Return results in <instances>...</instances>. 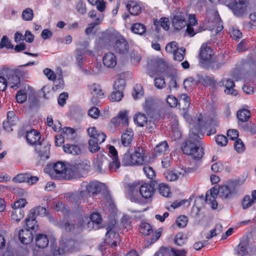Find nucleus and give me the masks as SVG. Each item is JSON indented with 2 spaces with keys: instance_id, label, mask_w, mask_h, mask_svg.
Listing matches in <instances>:
<instances>
[{
  "instance_id": "nucleus-1",
  "label": "nucleus",
  "mask_w": 256,
  "mask_h": 256,
  "mask_svg": "<svg viewBox=\"0 0 256 256\" xmlns=\"http://www.w3.org/2000/svg\"><path fill=\"white\" fill-rule=\"evenodd\" d=\"M197 121L196 126L190 125L189 138L182 147L183 152L196 161L200 160L204 154V148L200 144L202 138L199 134L200 130L205 127V124L201 115L198 118Z\"/></svg>"
},
{
  "instance_id": "nucleus-2",
  "label": "nucleus",
  "mask_w": 256,
  "mask_h": 256,
  "mask_svg": "<svg viewBox=\"0 0 256 256\" xmlns=\"http://www.w3.org/2000/svg\"><path fill=\"white\" fill-rule=\"evenodd\" d=\"M102 41L106 45L112 46L116 53L124 54L128 52L129 44L125 38L118 32H106L102 34Z\"/></svg>"
},
{
  "instance_id": "nucleus-3",
  "label": "nucleus",
  "mask_w": 256,
  "mask_h": 256,
  "mask_svg": "<svg viewBox=\"0 0 256 256\" xmlns=\"http://www.w3.org/2000/svg\"><path fill=\"white\" fill-rule=\"evenodd\" d=\"M144 150L142 148L138 147L134 153H130L128 149L124 154L122 158V164L125 166L142 165L144 162Z\"/></svg>"
},
{
  "instance_id": "nucleus-4",
  "label": "nucleus",
  "mask_w": 256,
  "mask_h": 256,
  "mask_svg": "<svg viewBox=\"0 0 256 256\" xmlns=\"http://www.w3.org/2000/svg\"><path fill=\"white\" fill-rule=\"evenodd\" d=\"M244 181L236 180L228 182L227 185L220 186V196L223 198L230 199L236 196L239 191V186Z\"/></svg>"
},
{
  "instance_id": "nucleus-5",
  "label": "nucleus",
  "mask_w": 256,
  "mask_h": 256,
  "mask_svg": "<svg viewBox=\"0 0 256 256\" xmlns=\"http://www.w3.org/2000/svg\"><path fill=\"white\" fill-rule=\"evenodd\" d=\"M72 173L70 168H66L63 162H58L54 165L53 169L50 170V174L52 178L68 180L72 178Z\"/></svg>"
},
{
  "instance_id": "nucleus-6",
  "label": "nucleus",
  "mask_w": 256,
  "mask_h": 256,
  "mask_svg": "<svg viewBox=\"0 0 256 256\" xmlns=\"http://www.w3.org/2000/svg\"><path fill=\"white\" fill-rule=\"evenodd\" d=\"M6 72L8 85L12 88H18L20 85V77L23 76L24 71L20 68L8 69Z\"/></svg>"
},
{
  "instance_id": "nucleus-7",
  "label": "nucleus",
  "mask_w": 256,
  "mask_h": 256,
  "mask_svg": "<svg viewBox=\"0 0 256 256\" xmlns=\"http://www.w3.org/2000/svg\"><path fill=\"white\" fill-rule=\"evenodd\" d=\"M213 51L206 44H203L200 49L199 64L202 68L208 67L212 59Z\"/></svg>"
},
{
  "instance_id": "nucleus-8",
  "label": "nucleus",
  "mask_w": 256,
  "mask_h": 256,
  "mask_svg": "<svg viewBox=\"0 0 256 256\" xmlns=\"http://www.w3.org/2000/svg\"><path fill=\"white\" fill-rule=\"evenodd\" d=\"M102 186V184L97 181L83 182L81 184L80 193L86 192L89 194H96L101 191Z\"/></svg>"
},
{
  "instance_id": "nucleus-9",
  "label": "nucleus",
  "mask_w": 256,
  "mask_h": 256,
  "mask_svg": "<svg viewBox=\"0 0 256 256\" xmlns=\"http://www.w3.org/2000/svg\"><path fill=\"white\" fill-rule=\"evenodd\" d=\"M187 25V15L184 12H177L172 18V26L175 30H180Z\"/></svg>"
},
{
  "instance_id": "nucleus-10",
  "label": "nucleus",
  "mask_w": 256,
  "mask_h": 256,
  "mask_svg": "<svg viewBox=\"0 0 256 256\" xmlns=\"http://www.w3.org/2000/svg\"><path fill=\"white\" fill-rule=\"evenodd\" d=\"M117 229L116 226L114 224L110 225L106 228V236L108 235V236L106 240L112 247L116 246L117 243L120 241L119 234L116 232Z\"/></svg>"
},
{
  "instance_id": "nucleus-11",
  "label": "nucleus",
  "mask_w": 256,
  "mask_h": 256,
  "mask_svg": "<svg viewBox=\"0 0 256 256\" xmlns=\"http://www.w3.org/2000/svg\"><path fill=\"white\" fill-rule=\"evenodd\" d=\"M247 4V0H235L234 3L231 5V8L235 16L242 17L246 12Z\"/></svg>"
},
{
  "instance_id": "nucleus-12",
  "label": "nucleus",
  "mask_w": 256,
  "mask_h": 256,
  "mask_svg": "<svg viewBox=\"0 0 256 256\" xmlns=\"http://www.w3.org/2000/svg\"><path fill=\"white\" fill-rule=\"evenodd\" d=\"M198 80H194L192 77H189L186 78L184 82V86L186 89L192 86V85L198 83L206 84L208 82H212L213 78L208 76H204L201 74L196 75Z\"/></svg>"
},
{
  "instance_id": "nucleus-13",
  "label": "nucleus",
  "mask_w": 256,
  "mask_h": 256,
  "mask_svg": "<svg viewBox=\"0 0 256 256\" xmlns=\"http://www.w3.org/2000/svg\"><path fill=\"white\" fill-rule=\"evenodd\" d=\"M109 155L112 161L108 163L109 170L111 172L116 171L120 166V162L117 150L112 146H109Z\"/></svg>"
},
{
  "instance_id": "nucleus-14",
  "label": "nucleus",
  "mask_w": 256,
  "mask_h": 256,
  "mask_svg": "<svg viewBox=\"0 0 256 256\" xmlns=\"http://www.w3.org/2000/svg\"><path fill=\"white\" fill-rule=\"evenodd\" d=\"M220 196V186L218 189L216 187H214L210 189V194L207 192L206 196V202L210 204L212 208L215 210L218 207V202L216 200L218 194Z\"/></svg>"
},
{
  "instance_id": "nucleus-15",
  "label": "nucleus",
  "mask_w": 256,
  "mask_h": 256,
  "mask_svg": "<svg viewBox=\"0 0 256 256\" xmlns=\"http://www.w3.org/2000/svg\"><path fill=\"white\" fill-rule=\"evenodd\" d=\"M50 150V145L45 142H40L36 147V150L38 154V157L42 162L49 158Z\"/></svg>"
},
{
  "instance_id": "nucleus-16",
  "label": "nucleus",
  "mask_w": 256,
  "mask_h": 256,
  "mask_svg": "<svg viewBox=\"0 0 256 256\" xmlns=\"http://www.w3.org/2000/svg\"><path fill=\"white\" fill-rule=\"evenodd\" d=\"M184 250H175L170 248L162 247L158 251V256H186Z\"/></svg>"
},
{
  "instance_id": "nucleus-17",
  "label": "nucleus",
  "mask_w": 256,
  "mask_h": 256,
  "mask_svg": "<svg viewBox=\"0 0 256 256\" xmlns=\"http://www.w3.org/2000/svg\"><path fill=\"white\" fill-rule=\"evenodd\" d=\"M18 120V118L14 112H8L7 120L3 122L4 128L8 132L12 131V127L16 124Z\"/></svg>"
},
{
  "instance_id": "nucleus-18",
  "label": "nucleus",
  "mask_w": 256,
  "mask_h": 256,
  "mask_svg": "<svg viewBox=\"0 0 256 256\" xmlns=\"http://www.w3.org/2000/svg\"><path fill=\"white\" fill-rule=\"evenodd\" d=\"M18 238L20 242L24 244H30L34 238L32 231L26 228L20 230Z\"/></svg>"
},
{
  "instance_id": "nucleus-19",
  "label": "nucleus",
  "mask_w": 256,
  "mask_h": 256,
  "mask_svg": "<svg viewBox=\"0 0 256 256\" xmlns=\"http://www.w3.org/2000/svg\"><path fill=\"white\" fill-rule=\"evenodd\" d=\"M222 86H225L224 92L227 94H230L234 96L237 94V92L234 90V83L233 80L229 78H224L220 82Z\"/></svg>"
},
{
  "instance_id": "nucleus-20",
  "label": "nucleus",
  "mask_w": 256,
  "mask_h": 256,
  "mask_svg": "<svg viewBox=\"0 0 256 256\" xmlns=\"http://www.w3.org/2000/svg\"><path fill=\"white\" fill-rule=\"evenodd\" d=\"M140 193L146 198H150L154 194V188L150 184H144L139 188Z\"/></svg>"
},
{
  "instance_id": "nucleus-21",
  "label": "nucleus",
  "mask_w": 256,
  "mask_h": 256,
  "mask_svg": "<svg viewBox=\"0 0 256 256\" xmlns=\"http://www.w3.org/2000/svg\"><path fill=\"white\" fill-rule=\"evenodd\" d=\"M255 203H256V190L252 191L251 196L246 195L243 198L242 200V208L246 210Z\"/></svg>"
},
{
  "instance_id": "nucleus-22",
  "label": "nucleus",
  "mask_w": 256,
  "mask_h": 256,
  "mask_svg": "<svg viewBox=\"0 0 256 256\" xmlns=\"http://www.w3.org/2000/svg\"><path fill=\"white\" fill-rule=\"evenodd\" d=\"M227 59L226 58V56L224 54L220 56L218 58V60H214L212 59L210 61V66L208 67H204L206 69H212L214 70H218L222 68L224 64L226 63Z\"/></svg>"
},
{
  "instance_id": "nucleus-23",
  "label": "nucleus",
  "mask_w": 256,
  "mask_h": 256,
  "mask_svg": "<svg viewBox=\"0 0 256 256\" xmlns=\"http://www.w3.org/2000/svg\"><path fill=\"white\" fill-rule=\"evenodd\" d=\"M134 132L132 129H127L122 134L121 142L124 146H130L133 140Z\"/></svg>"
},
{
  "instance_id": "nucleus-24",
  "label": "nucleus",
  "mask_w": 256,
  "mask_h": 256,
  "mask_svg": "<svg viewBox=\"0 0 256 256\" xmlns=\"http://www.w3.org/2000/svg\"><path fill=\"white\" fill-rule=\"evenodd\" d=\"M126 7L129 12L134 16L138 15L142 10V8L140 2L134 0H130L128 2Z\"/></svg>"
},
{
  "instance_id": "nucleus-25",
  "label": "nucleus",
  "mask_w": 256,
  "mask_h": 256,
  "mask_svg": "<svg viewBox=\"0 0 256 256\" xmlns=\"http://www.w3.org/2000/svg\"><path fill=\"white\" fill-rule=\"evenodd\" d=\"M186 172L185 170H182L180 172L166 170L164 172L166 178L170 182L176 180L180 176H184Z\"/></svg>"
},
{
  "instance_id": "nucleus-26",
  "label": "nucleus",
  "mask_w": 256,
  "mask_h": 256,
  "mask_svg": "<svg viewBox=\"0 0 256 256\" xmlns=\"http://www.w3.org/2000/svg\"><path fill=\"white\" fill-rule=\"evenodd\" d=\"M40 138V133L36 130H32L28 132L26 134V139L30 144H36Z\"/></svg>"
},
{
  "instance_id": "nucleus-27",
  "label": "nucleus",
  "mask_w": 256,
  "mask_h": 256,
  "mask_svg": "<svg viewBox=\"0 0 256 256\" xmlns=\"http://www.w3.org/2000/svg\"><path fill=\"white\" fill-rule=\"evenodd\" d=\"M103 63L108 68H114L116 64V58L112 52H108L103 57Z\"/></svg>"
},
{
  "instance_id": "nucleus-28",
  "label": "nucleus",
  "mask_w": 256,
  "mask_h": 256,
  "mask_svg": "<svg viewBox=\"0 0 256 256\" xmlns=\"http://www.w3.org/2000/svg\"><path fill=\"white\" fill-rule=\"evenodd\" d=\"M35 242L36 246L40 248H44L48 246L49 240L46 235L42 234H37Z\"/></svg>"
},
{
  "instance_id": "nucleus-29",
  "label": "nucleus",
  "mask_w": 256,
  "mask_h": 256,
  "mask_svg": "<svg viewBox=\"0 0 256 256\" xmlns=\"http://www.w3.org/2000/svg\"><path fill=\"white\" fill-rule=\"evenodd\" d=\"M154 24L156 26V30L158 32L159 28L162 27L165 30H168L170 28L169 19L166 18H162L160 20H156L154 22Z\"/></svg>"
},
{
  "instance_id": "nucleus-30",
  "label": "nucleus",
  "mask_w": 256,
  "mask_h": 256,
  "mask_svg": "<svg viewBox=\"0 0 256 256\" xmlns=\"http://www.w3.org/2000/svg\"><path fill=\"white\" fill-rule=\"evenodd\" d=\"M54 224L60 228L65 230L67 232L74 230L76 228L74 224L66 220H56Z\"/></svg>"
},
{
  "instance_id": "nucleus-31",
  "label": "nucleus",
  "mask_w": 256,
  "mask_h": 256,
  "mask_svg": "<svg viewBox=\"0 0 256 256\" xmlns=\"http://www.w3.org/2000/svg\"><path fill=\"white\" fill-rule=\"evenodd\" d=\"M248 241L247 240H244L240 243L237 246L236 251V254L238 256H244L248 252Z\"/></svg>"
},
{
  "instance_id": "nucleus-32",
  "label": "nucleus",
  "mask_w": 256,
  "mask_h": 256,
  "mask_svg": "<svg viewBox=\"0 0 256 256\" xmlns=\"http://www.w3.org/2000/svg\"><path fill=\"white\" fill-rule=\"evenodd\" d=\"M178 102L180 108L184 111H186L188 110L190 105V100L186 94H180Z\"/></svg>"
},
{
  "instance_id": "nucleus-33",
  "label": "nucleus",
  "mask_w": 256,
  "mask_h": 256,
  "mask_svg": "<svg viewBox=\"0 0 256 256\" xmlns=\"http://www.w3.org/2000/svg\"><path fill=\"white\" fill-rule=\"evenodd\" d=\"M63 150L65 152L74 155L78 154L81 152L80 147L76 144H66L63 146Z\"/></svg>"
},
{
  "instance_id": "nucleus-34",
  "label": "nucleus",
  "mask_w": 256,
  "mask_h": 256,
  "mask_svg": "<svg viewBox=\"0 0 256 256\" xmlns=\"http://www.w3.org/2000/svg\"><path fill=\"white\" fill-rule=\"evenodd\" d=\"M154 152L156 155L165 154L168 151V146L166 141H162L158 144L154 149Z\"/></svg>"
},
{
  "instance_id": "nucleus-35",
  "label": "nucleus",
  "mask_w": 256,
  "mask_h": 256,
  "mask_svg": "<svg viewBox=\"0 0 256 256\" xmlns=\"http://www.w3.org/2000/svg\"><path fill=\"white\" fill-rule=\"evenodd\" d=\"M251 116L250 112L247 109L240 110L237 112V118L241 122H247Z\"/></svg>"
},
{
  "instance_id": "nucleus-36",
  "label": "nucleus",
  "mask_w": 256,
  "mask_h": 256,
  "mask_svg": "<svg viewBox=\"0 0 256 256\" xmlns=\"http://www.w3.org/2000/svg\"><path fill=\"white\" fill-rule=\"evenodd\" d=\"M35 216H31L29 213L28 218L26 219V229H29L30 230H34L37 229L38 225L37 224V222L36 220Z\"/></svg>"
},
{
  "instance_id": "nucleus-37",
  "label": "nucleus",
  "mask_w": 256,
  "mask_h": 256,
  "mask_svg": "<svg viewBox=\"0 0 256 256\" xmlns=\"http://www.w3.org/2000/svg\"><path fill=\"white\" fill-rule=\"evenodd\" d=\"M30 216H35L36 218V216H44L47 214V210L46 208L43 206H38L34 208H32L30 212Z\"/></svg>"
},
{
  "instance_id": "nucleus-38",
  "label": "nucleus",
  "mask_w": 256,
  "mask_h": 256,
  "mask_svg": "<svg viewBox=\"0 0 256 256\" xmlns=\"http://www.w3.org/2000/svg\"><path fill=\"white\" fill-rule=\"evenodd\" d=\"M131 30L134 34L143 35L146 33V26L142 24L135 23L132 25Z\"/></svg>"
},
{
  "instance_id": "nucleus-39",
  "label": "nucleus",
  "mask_w": 256,
  "mask_h": 256,
  "mask_svg": "<svg viewBox=\"0 0 256 256\" xmlns=\"http://www.w3.org/2000/svg\"><path fill=\"white\" fill-rule=\"evenodd\" d=\"M170 134L174 140L181 138L182 132L177 122H174L172 124Z\"/></svg>"
},
{
  "instance_id": "nucleus-40",
  "label": "nucleus",
  "mask_w": 256,
  "mask_h": 256,
  "mask_svg": "<svg viewBox=\"0 0 256 256\" xmlns=\"http://www.w3.org/2000/svg\"><path fill=\"white\" fill-rule=\"evenodd\" d=\"M78 46H80V48H78L77 49H80L84 52H86L88 54L91 55L92 54V51L89 50V42L88 40L80 39L79 40L77 44Z\"/></svg>"
},
{
  "instance_id": "nucleus-41",
  "label": "nucleus",
  "mask_w": 256,
  "mask_h": 256,
  "mask_svg": "<svg viewBox=\"0 0 256 256\" xmlns=\"http://www.w3.org/2000/svg\"><path fill=\"white\" fill-rule=\"evenodd\" d=\"M24 216V212L22 208H12V219L14 222H18Z\"/></svg>"
},
{
  "instance_id": "nucleus-42",
  "label": "nucleus",
  "mask_w": 256,
  "mask_h": 256,
  "mask_svg": "<svg viewBox=\"0 0 256 256\" xmlns=\"http://www.w3.org/2000/svg\"><path fill=\"white\" fill-rule=\"evenodd\" d=\"M76 61L78 66L80 68H82L83 63L85 59V54H87L80 49H76Z\"/></svg>"
},
{
  "instance_id": "nucleus-43",
  "label": "nucleus",
  "mask_w": 256,
  "mask_h": 256,
  "mask_svg": "<svg viewBox=\"0 0 256 256\" xmlns=\"http://www.w3.org/2000/svg\"><path fill=\"white\" fill-rule=\"evenodd\" d=\"M214 22H212V26H214L216 27V33L219 32L223 29V26L222 24L221 20L218 12H214Z\"/></svg>"
},
{
  "instance_id": "nucleus-44",
  "label": "nucleus",
  "mask_w": 256,
  "mask_h": 256,
  "mask_svg": "<svg viewBox=\"0 0 256 256\" xmlns=\"http://www.w3.org/2000/svg\"><path fill=\"white\" fill-rule=\"evenodd\" d=\"M134 120V122L140 126H144L148 122L147 117L143 114H138L135 115Z\"/></svg>"
},
{
  "instance_id": "nucleus-45",
  "label": "nucleus",
  "mask_w": 256,
  "mask_h": 256,
  "mask_svg": "<svg viewBox=\"0 0 256 256\" xmlns=\"http://www.w3.org/2000/svg\"><path fill=\"white\" fill-rule=\"evenodd\" d=\"M154 101L148 98L146 100L145 104H144V109L148 115L152 114L154 111Z\"/></svg>"
},
{
  "instance_id": "nucleus-46",
  "label": "nucleus",
  "mask_w": 256,
  "mask_h": 256,
  "mask_svg": "<svg viewBox=\"0 0 256 256\" xmlns=\"http://www.w3.org/2000/svg\"><path fill=\"white\" fill-rule=\"evenodd\" d=\"M106 162V160L104 156L101 155L100 157H98L94 162V166L98 172H102L104 171L103 165Z\"/></svg>"
},
{
  "instance_id": "nucleus-47",
  "label": "nucleus",
  "mask_w": 256,
  "mask_h": 256,
  "mask_svg": "<svg viewBox=\"0 0 256 256\" xmlns=\"http://www.w3.org/2000/svg\"><path fill=\"white\" fill-rule=\"evenodd\" d=\"M126 85V82L124 78L118 76L114 81L113 85L114 90L122 92Z\"/></svg>"
},
{
  "instance_id": "nucleus-48",
  "label": "nucleus",
  "mask_w": 256,
  "mask_h": 256,
  "mask_svg": "<svg viewBox=\"0 0 256 256\" xmlns=\"http://www.w3.org/2000/svg\"><path fill=\"white\" fill-rule=\"evenodd\" d=\"M124 96L122 92L114 90L112 94L109 96L108 98L112 102H119L121 100Z\"/></svg>"
},
{
  "instance_id": "nucleus-49",
  "label": "nucleus",
  "mask_w": 256,
  "mask_h": 256,
  "mask_svg": "<svg viewBox=\"0 0 256 256\" xmlns=\"http://www.w3.org/2000/svg\"><path fill=\"white\" fill-rule=\"evenodd\" d=\"M99 144L96 141V139L90 138L88 140V150L90 152L95 153L100 150Z\"/></svg>"
},
{
  "instance_id": "nucleus-50",
  "label": "nucleus",
  "mask_w": 256,
  "mask_h": 256,
  "mask_svg": "<svg viewBox=\"0 0 256 256\" xmlns=\"http://www.w3.org/2000/svg\"><path fill=\"white\" fill-rule=\"evenodd\" d=\"M22 18L26 21L32 20L34 18V12L32 9L26 8L22 12Z\"/></svg>"
},
{
  "instance_id": "nucleus-51",
  "label": "nucleus",
  "mask_w": 256,
  "mask_h": 256,
  "mask_svg": "<svg viewBox=\"0 0 256 256\" xmlns=\"http://www.w3.org/2000/svg\"><path fill=\"white\" fill-rule=\"evenodd\" d=\"M158 191L162 196L165 197H168L170 194V188L164 183L159 184Z\"/></svg>"
},
{
  "instance_id": "nucleus-52",
  "label": "nucleus",
  "mask_w": 256,
  "mask_h": 256,
  "mask_svg": "<svg viewBox=\"0 0 256 256\" xmlns=\"http://www.w3.org/2000/svg\"><path fill=\"white\" fill-rule=\"evenodd\" d=\"M4 48H6L7 49L13 48V45L6 36H4L0 42V48L2 49Z\"/></svg>"
},
{
  "instance_id": "nucleus-53",
  "label": "nucleus",
  "mask_w": 256,
  "mask_h": 256,
  "mask_svg": "<svg viewBox=\"0 0 256 256\" xmlns=\"http://www.w3.org/2000/svg\"><path fill=\"white\" fill-rule=\"evenodd\" d=\"M144 94V91L142 86L140 84H136L134 88L132 96L135 100L142 97Z\"/></svg>"
},
{
  "instance_id": "nucleus-54",
  "label": "nucleus",
  "mask_w": 256,
  "mask_h": 256,
  "mask_svg": "<svg viewBox=\"0 0 256 256\" xmlns=\"http://www.w3.org/2000/svg\"><path fill=\"white\" fill-rule=\"evenodd\" d=\"M88 87L90 90L92 94H96L99 96L103 95V92L101 89V87L99 84H93L91 85H90Z\"/></svg>"
},
{
  "instance_id": "nucleus-55",
  "label": "nucleus",
  "mask_w": 256,
  "mask_h": 256,
  "mask_svg": "<svg viewBox=\"0 0 256 256\" xmlns=\"http://www.w3.org/2000/svg\"><path fill=\"white\" fill-rule=\"evenodd\" d=\"M186 50L184 48H181L178 49L174 54V58L175 60L181 62L182 60L184 57Z\"/></svg>"
},
{
  "instance_id": "nucleus-56",
  "label": "nucleus",
  "mask_w": 256,
  "mask_h": 256,
  "mask_svg": "<svg viewBox=\"0 0 256 256\" xmlns=\"http://www.w3.org/2000/svg\"><path fill=\"white\" fill-rule=\"evenodd\" d=\"M165 49L168 52L174 54L178 49V43L175 41L171 42L166 45Z\"/></svg>"
},
{
  "instance_id": "nucleus-57",
  "label": "nucleus",
  "mask_w": 256,
  "mask_h": 256,
  "mask_svg": "<svg viewBox=\"0 0 256 256\" xmlns=\"http://www.w3.org/2000/svg\"><path fill=\"white\" fill-rule=\"evenodd\" d=\"M16 98L18 102L22 104L27 99V94L24 90H20L17 92Z\"/></svg>"
},
{
  "instance_id": "nucleus-58",
  "label": "nucleus",
  "mask_w": 256,
  "mask_h": 256,
  "mask_svg": "<svg viewBox=\"0 0 256 256\" xmlns=\"http://www.w3.org/2000/svg\"><path fill=\"white\" fill-rule=\"evenodd\" d=\"M234 150L238 153H242L245 150L244 144L240 138H238L234 142Z\"/></svg>"
},
{
  "instance_id": "nucleus-59",
  "label": "nucleus",
  "mask_w": 256,
  "mask_h": 256,
  "mask_svg": "<svg viewBox=\"0 0 256 256\" xmlns=\"http://www.w3.org/2000/svg\"><path fill=\"white\" fill-rule=\"evenodd\" d=\"M166 63L160 60L156 63L155 72L163 74L166 72Z\"/></svg>"
},
{
  "instance_id": "nucleus-60",
  "label": "nucleus",
  "mask_w": 256,
  "mask_h": 256,
  "mask_svg": "<svg viewBox=\"0 0 256 256\" xmlns=\"http://www.w3.org/2000/svg\"><path fill=\"white\" fill-rule=\"evenodd\" d=\"M140 230L142 234L144 235H150L152 232L150 224L148 223L142 224Z\"/></svg>"
},
{
  "instance_id": "nucleus-61",
  "label": "nucleus",
  "mask_w": 256,
  "mask_h": 256,
  "mask_svg": "<svg viewBox=\"0 0 256 256\" xmlns=\"http://www.w3.org/2000/svg\"><path fill=\"white\" fill-rule=\"evenodd\" d=\"M154 86L158 89H162L166 86V82L164 77L156 76L154 79Z\"/></svg>"
},
{
  "instance_id": "nucleus-62",
  "label": "nucleus",
  "mask_w": 256,
  "mask_h": 256,
  "mask_svg": "<svg viewBox=\"0 0 256 256\" xmlns=\"http://www.w3.org/2000/svg\"><path fill=\"white\" fill-rule=\"evenodd\" d=\"M28 180V174H20L12 178L14 182L22 183L26 182Z\"/></svg>"
},
{
  "instance_id": "nucleus-63",
  "label": "nucleus",
  "mask_w": 256,
  "mask_h": 256,
  "mask_svg": "<svg viewBox=\"0 0 256 256\" xmlns=\"http://www.w3.org/2000/svg\"><path fill=\"white\" fill-rule=\"evenodd\" d=\"M144 172L147 176L150 179H153L156 176V172L150 166H145L143 168Z\"/></svg>"
},
{
  "instance_id": "nucleus-64",
  "label": "nucleus",
  "mask_w": 256,
  "mask_h": 256,
  "mask_svg": "<svg viewBox=\"0 0 256 256\" xmlns=\"http://www.w3.org/2000/svg\"><path fill=\"white\" fill-rule=\"evenodd\" d=\"M216 142L218 145L221 146H226L228 142V140L226 136L220 134L218 135L216 137Z\"/></svg>"
}]
</instances>
